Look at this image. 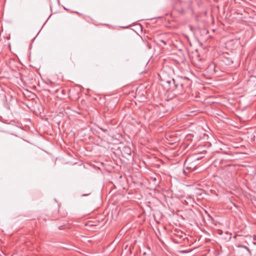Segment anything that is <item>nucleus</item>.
Masks as SVG:
<instances>
[{"label":"nucleus","mask_w":256,"mask_h":256,"mask_svg":"<svg viewBox=\"0 0 256 256\" xmlns=\"http://www.w3.org/2000/svg\"><path fill=\"white\" fill-rule=\"evenodd\" d=\"M196 162H191L190 160H186L184 162V166L186 169L190 170H194L196 168Z\"/></svg>","instance_id":"nucleus-1"},{"label":"nucleus","mask_w":256,"mask_h":256,"mask_svg":"<svg viewBox=\"0 0 256 256\" xmlns=\"http://www.w3.org/2000/svg\"><path fill=\"white\" fill-rule=\"evenodd\" d=\"M253 240H256V236H253Z\"/></svg>","instance_id":"nucleus-2"},{"label":"nucleus","mask_w":256,"mask_h":256,"mask_svg":"<svg viewBox=\"0 0 256 256\" xmlns=\"http://www.w3.org/2000/svg\"><path fill=\"white\" fill-rule=\"evenodd\" d=\"M252 244H254L256 245V242H252Z\"/></svg>","instance_id":"nucleus-3"},{"label":"nucleus","mask_w":256,"mask_h":256,"mask_svg":"<svg viewBox=\"0 0 256 256\" xmlns=\"http://www.w3.org/2000/svg\"><path fill=\"white\" fill-rule=\"evenodd\" d=\"M87 194H82V196H86Z\"/></svg>","instance_id":"nucleus-4"}]
</instances>
